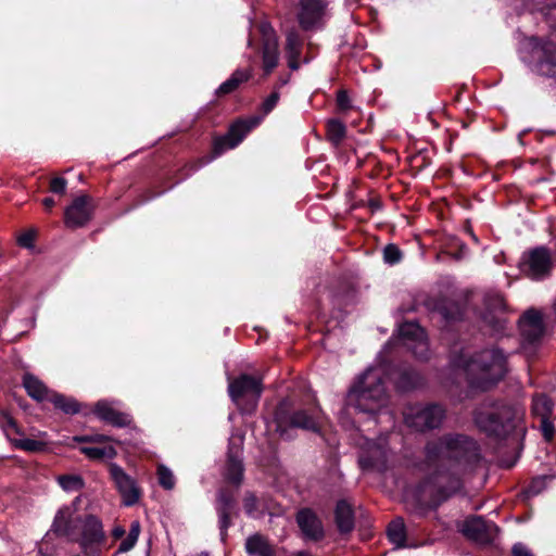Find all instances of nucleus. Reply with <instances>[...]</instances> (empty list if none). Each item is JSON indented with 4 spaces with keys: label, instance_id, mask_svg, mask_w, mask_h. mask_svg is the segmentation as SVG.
Returning a JSON list of instances; mask_svg holds the SVG:
<instances>
[{
    "label": "nucleus",
    "instance_id": "1",
    "mask_svg": "<svg viewBox=\"0 0 556 556\" xmlns=\"http://www.w3.org/2000/svg\"><path fill=\"white\" fill-rule=\"evenodd\" d=\"M386 379L397 392H409L424 384L422 376L410 365L388 364L382 369L366 370L350 388L342 408L344 415H363L368 420L377 419L388 402Z\"/></svg>",
    "mask_w": 556,
    "mask_h": 556
},
{
    "label": "nucleus",
    "instance_id": "2",
    "mask_svg": "<svg viewBox=\"0 0 556 556\" xmlns=\"http://www.w3.org/2000/svg\"><path fill=\"white\" fill-rule=\"evenodd\" d=\"M450 365L463 371L468 387L479 392L496 388L509 371L508 355L496 345L475 352L453 348L450 352Z\"/></svg>",
    "mask_w": 556,
    "mask_h": 556
},
{
    "label": "nucleus",
    "instance_id": "3",
    "mask_svg": "<svg viewBox=\"0 0 556 556\" xmlns=\"http://www.w3.org/2000/svg\"><path fill=\"white\" fill-rule=\"evenodd\" d=\"M274 422L279 438L291 441L296 437V430L320 434L326 416L315 394L308 389H300L278 402Z\"/></svg>",
    "mask_w": 556,
    "mask_h": 556
},
{
    "label": "nucleus",
    "instance_id": "4",
    "mask_svg": "<svg viewBox=\"0 0 556 556\" xmlns=\"http://www.w3.org/2000/svg\"><path fill=\"white\" fill-rule=\"evenodd\" d=\"M77 497L71 505L60 507L50 531L78 544L81 556H103L108 536L100 518L92 514H78Z\"/></svg>",
    "mask_w": 556,
    "mask_h": 556
},
{
    "label": "nucleus",
    "instance_id": "5",
    "mask_svg": "<svg viewBox=\"0 0 556 556\" xmlns=\"http://www.w3.org/2000/svg\"><path fill=\"white\" fill-rule=\"evenodd\" d=\"M473 420L496 446H511L521 450L526 428L517 409L503 400H485L473 413Z\"/></svg>",
    "mask_w": 556,
    "mask_h": 556
},
{
    "label": "nucleus",
    "instance_id": "6",
    "mask_svg": "<svg viewBox=\"0 0 556 556\" xmlns=\"http://www.w3.org/2000/svg\"><path fill=\"white\" fill-rule=\"evenodd\" d=\"M242 442L229 441L226 462L223 469L224 481L233 488L222 486L216 494L215 509L218 517L220 540L226 542L228 529L233 525L232 519L239 516L237 490L244 479Z\"/></svg>",
    "mask_w": 556,
    "mask_h": 556
},
{
    "label": "nucleus",
    "instance_id": "7",
    "mask_svg": "<svg viewBox=\"0 0 556 556\" xmlns=\"http://www.w3.org/2000/svg\"><path fill=\"white\" fill-rule=\"evenodd\" d=\"M425 454L430 466H439L445 460L458 465H473L481 458L477 441L460 433H446L429 441Z\"/></svg>",
    "mask_w": 556,
    "mask_h": 556
},
{
    "label": "nucleus",
    "instance_id": "8",
    "mask_svg": "<svg viewBox=\"0 0 556 556\" xmlns=\"http://www.w3.org/2000/svg\"><path fill=\"white\" fill-rule=\"evenodd\" d=\"M236 148L235 143L227 136H215L212 141V150L211 154L197 159L195 161L186 163L179 169H177L172 176H168L162 182L163 188L161 190H153L151 188L146 189L140 194H138L134 201V204L129 210L136 208L160 195H162L166 190L173 188L180 181L188 178L192 173L197 172L202 166L208 164L214 159L220 156L229 149Z\"/></svg>",
    "mask_w": 556,
    "mask_h": 556
},
{
    "label": "nucleus",
    "instance_id": "9",
    "mask_svg": "<svg viewBox=\"0 0 556 556\" xmlns=\"http://www.w3.org/2000/svg\"><path fill=\"white\" fill-rule=\"evenodd\" d=\"M518 53L533 72L556 79V41L551 37H521Z\"/></svg>",
    "mask_w": 556,
    "mask_h": 556
},
{
    "label": "nucleus",
    "instance_id": "10",
    "mask_svg": "<svg viewBox=\"0 0 556 556\" xmlns=\"http://www.w3.org/2000/svg\"><path fill=\"white\" fill-rule=\"evenodd\" d=\"M262 392V379L249 374L239 375L228 384V393L231 401L248 414L255 410Z\"/></svg>",
    "mask_w": 556,
    "mask_h": 556
},
{
    "label": "nucleus",
    "instance_id": "11",
    "mask_svg": "<svg viewBox=\"0 0 556 556\" xmlns=\"http://www.w3.org/2000/svg\"><path fill=\"white\" fill-rule=\"evenodd\" d=\"M445 418V408L438 403L415 404L404 413L405 424L419 432L437 429Z\"/></svg>",
    "mask_w": 556,
    "mask_h": 556
},
{
    "label": "nucleus",
    "instance_id": "12",
    "mask_svg": "<svg viewBox=\"0 0 556 556\" xmlns=\"http://www.w3.org/2000/svg\"><path fill=\"white\" fill-rule=\"evenodd\" d=\"M296 20L303 31H321L328 20L327 0H299L296 5Z\"/></svg>",
    "mask_w": 556,
    "mask_h": 556
},
{
    "label": "nucleus",
    "instance_id": "13",
    "mask_svg": "<svg viewBox=\"0 0 556 556\" xmlns=\"http://www.w3.org/2000/svg\"><path fill=\"white\" fill-rule=\"evenodd\" d=\"M248 47L261 59L262 78L269 77L280 62L278 37H248Z\"/></svg>",
    "mask_w": 556,
    "mask_h": 556
},
{
    "label": "nucleus",
    "instance_id": "14",
    "mask_svg": "<svg viewBox=\"0 0 556 556\" xmlns=\"http://www.w3.org/2000/svg\"><path fill=\"white\" fill-rule=\"evenodd\" d=\"M519 268L526 276L532 279L539 280L549 276L553 269L549 249L541 245L523 252Z\"/></svg>",
    "mask_w": 556,
    "mask_h": 556
},
{
    "label": "nucleus",
    "instance_id": "15",
    "mask_svg": "<svg viewBox=\"0 0 556 556\" xmlns=\"http://www.w3.org/2000/svg\"><path fill=\"white\" fill-rule=\"evenodd\" d=\"M444 481L452 482V476L448 470L438 469L431 475L421 479L416 486V498L418 502L421 501L422 493L430 491L431 500L434 506L446 501L451 494L452 489L444 485Z\"/></svg>",
    "mask_w": 556,
    "mask_h": 556
},
{
    "label": "nucleus",
    "instance_id": "16",
    "mask_svg": "<svg viewBox=\"0 0 556 556\" xmlns=\"http://www.w3.org/2000/svg\"><path fill=\"white\" fill-rule=\"evenodd\" d=\"M518 328L523 349L536 348L541 344L545 334V326L542 314L535 308L526 311L519 318Z\"/></svg>",
    "mask_w": 556,
    "mask_h": 556
},
{
    "label": "nucleus",
    "instance_id": "17",
    "mask_svg": "<svg viewBox=\"0 0 556 556\" xmlns=\"http://www.w3.org/2000/svg\"><path fill=\"white\" fill-rule=\"evenodd\" d=\"M498 531L495 522L486 520L482 516L466 518L460 528V532L466 539L481 545L492 544Z\"/></svg>",
    "mask_w": 556,
    "mask_h": 556
},
{
    "label": "nucleus",
    "instance_id": "18",
    "mask_svg": "<svg viewBox=\"0 0 556 556\" xmlns=\"http://www.w3.org/2000/svg\"><path fill=\"white\" fill-rule=\"evenodd\" d=\"M106 467L110 479L122 495L124 504L126 506L137 504L141 496V490L137 485L136 480L116 463H108Z\"/></svg>",
    "mask_w": 556,
    "mask_h": 556
},
{
    "label": "nucleus",
    "instance_id": "19",
    "mask_svg": "<svg viewBox=\"0 0 556 556\" xmlns=\"http://www.w3.org/2000/svg\"><path fill=\"white\" fill-rule=\"evenodd\" d=\"M327 299L333 311L342 314L355 304L356 289L344 278H337L327 288Z\"/></svg>",
    "mask_w": 556,
    "mask_h": 556
},
{
    "label": "nucleus",
    "instance_id": "20",
    "mask_svg": "<svg viewBox=\"0 0 556 556\" xmlns=\"http://www.w3.org/2000/svg\"><path fill=\"white\" fill-rule=\"evenodd\" d=\"M295 522L305 541L320 542L326 536L324 522L309 507L300 508L295 514Z\"/></svg>",
    "mask_w": 556,
    "mask_h": 556
},
{
    "label": "nucleus",
    "instance_id": "21",
    "mask_svg": "<svg viewBox=\"0 0 556 556\" xmlns=\"http://www.w3.org/2000/svg\"><path fill=\"white\" fill-rule=\"evenodd\" d=\"M92 198L83 194L75 198L64 212V222L68 228H80L87 225L93 215Z\"/></svg>",
    "mask_w": 556,
    "mask_h": 556
},
{
    "label": "nucleus",
    "instance_id": "22",
    "mask_svg": "<svg viewBox=\"0 0 556 556\" xmlns=\"http://www.w3.org/2000/svg\"><path fill=\"white\" fill-rule=\"evenodd\" d=\"M89 414H93L101 421L116 428H125L132 422L131 415L115 409L105 400L98 401L93 407L84 412V416H88Z\"/></svg>",
    "mask_w": 556,
    "mask_h": 556
},
{
    "label": "nucleus",
    "instance_id": "23",
    "mask_svg": "<svg viewBox=\"0 0 556 556\" xmlns=\"http://www.w3.org/2000/svg\"><path fill=\"white\" fill-rule=\"evenodd\" d=\"M433 309L440 314L446 329L454 327L465 319L466 308L457 301L441 299L434 303Z\"/></svg>",
    "mask_w": 556,
    "mask_h": 556
},
{
    "label": "nucleus",
    "instance_id": "24",
    "mask_svg": "<svg viewBox=\"0 0 556 556\" xmlns=\"http://www.w3.org/2000/svg\"><path fill=\"white\" fill-rule=\"evenodd\" d=\"M334 523L341 535L351 534L355 528V511L353 506L344 498L337 501L334 507Z\"/></svg>",
    "mask_w": 556,
    "mask_h": 556
},
{
    "label": "nucleus",
    "instance_id": "25",
    "mask_svg": "<svg viewBox=\"0 0 556 556\" xmlns=\"http://www.w3.org/2000/svg\"><path fill=\"white\" fill-rule=\"evenodd\" d=\"M48 401L51 402L55 409L61 410L66 415H76L88 410L90 407L79 403L75 397L67 396L62 393L51 392Z\"/></svg>",
    "mask_w": 556,
    "mask_h": 556
},
{
    "label": "nucleus",
    "instance_id": "26",
    "mask_svg": "<svg viewBox=\"0 0 556 556\" xmlns=\"http://www.w3.org/2000/svg\"><path fill=\"white\" fill-rule=\"evenodd\" d=\"M23 387L28 396L37 402L48 400L50 393L46 384L30 372H25L23 376Z\"/></svg>",
    "mask_w": 556,
    "mask_h": 556
},
{
    "label": "nucleus",
    "instance_id": "27",
    "mask_svg": "<svg viewBox=\"0 0 556 556\" xmlns=\"http://www.w3.org/2000/svg\"><path fill=\"white\" fill-rule=\"evenodd\" d=\"M245 552L250 556H276L275 548L262 534L258 533L247 539Z\"/></svg>",
    "mask_w": 556,
    "mask_h": 556
},
{
    "label": "nucleus",
    "instance_id": "28",
    "mask_svg": "<svg viewBox=\"0 0 556 556\" xmlns=\"http://www.w3.org/2000/svg\"><path fill=\"white\" fill-rule=\"evenodd\" d=\"M304 37H287L285 46L288 67L291 71H298L301 66V54L304 46Z\"/></svg>",
    "mask_w": 556,
    "mask_h": 556
},
{
    "label": "nucleus",
    "instance_id": "29",
    "mask_svg": "<svg viewBox=\"0 0 556 556\" xmlns=\"http://www.w3.org/2000/svg\"><path fill=\"white\" fill-rule=\"evenodd\" d=\"M258 119L253 117L251 119H237L233 122L227 131V136L237 147L244 137L257 125Z\"/></svg>",
    "mask_w": 556,
    "mask_h": 556
},
{
    "label": "nucleus",
    "instance_id": "30",
    "mask_svg": "<svg viewBox=\"0 0 556 556\" xmlns=\"http://www.w3.org/2000/svg\"><path fill=\"white\" fill-rule=\"evenodd\" d=\"M251 76L250 71L236 70L230 77L217 88L216 94L218 97H224L232 93L242 83L248 81Z\"/></svg>",
    "mask_w": 556,
    "mask_h": 556
},
{
    "label": "nucleus",
    "instance_id": "31",
    "mask_svg": "<svg viewBox=\"0 0 556 556\" xmlns=\"http://www.w3.org/2000/svg\"><path fill=\"white\" fill-rule=\"evenodd\" d=\"M389 541L397 548L407 547V533L404 520L402 518L393 519L387 528Z\"/></svg>",
    "mask_w": 556,
    "mask_h": 556
},
{
    "label": "nucleus",
    "instance_id": "32",
    "mask_svg": "<svg viewBox=\"0 0 556 556\" xmlns=\"http://www.w3.org/2000/svg\"><path fill=\"white\" fill-rule=\"evenodd\" d=\"M326 138L334 147H339L346 137V126L339 118H329L326 122Z\"/></svg>",
    "mask_w": 556,
    "mask_h": 556
},
{
    "label": "nucleus",
    "instance_id": "33",
    "mask_svg": "<svg viewBox=\"0 0 556 556\" xmlns=\"http://www.w3.org/2000/svg\"><path fill=\"white\" fill-rule=\"evenodd\" d=\"M80 453L84 454L89 459L100 460V459H113L117 456V451L114 446L108 445L103 447H91V446H81L79 448Z\"/></svg>",
    "mask_w": 556,
    "mask_h": 556
},
{
    "label": "nucleus",
    "instance_id": "34",
    "mask_svg": "<svg viewBox=\"0 0 556 556\" xmlns=\"http://www.w3.org/2000/svg\"><path fill=\"white\" fill-rule=\"evenodd\" d=\"M141 525L139 520H132L127 536L121 542L117 553H127L131 551L139 538Z\"/></svg>",
    "mask_w": 556,
    "mask_h": 556
},
{
    "label": "nucleus",
    "instance_id": "35",
    "mask_svg": "<svg viewBox=\"0 0 556 556\" xmlns=\"http://www.w3.org/2000/svg\"><path fill=\"white\" fill-rule=\"evenodd\" d=\"M399 336L410 341H418L424 336V329L417 321H405L399 328Z\"/></svg>",
    "mask_w": 556,
    "mask_h": 556
},
{
    "label": "nucleus",
    "instance_id": "36",
    "mask_svg": "<svg viewBox=\"0 0 556 556\" xmlns=\"http://www.w3.org/2000/svg\"><path fill=\"white\" fill-rule=\"evenodd\" d=\"M58 482L67 492L80 491L85 486V481L79 475H61L58 478Z\"/></svg>",
    "mask_w": 556,
    "mask_h": 556
},
{
    "label": "nucleus",
    "instance_id": "37",
    "mask_svg": "<svg viewBox=\"0 0 556 556\" xmlns=\"http://www.w3.org/2000/svg\"><path fill=\"white\" fill-rule=\"evenodd\" d=\"M408 162L414 175H417L430 166L432 161L426 151H418L408 157Z\"/></svg>",
    "mask_w": 556,
    "mask_h": 556
},
{
    "label": "nucleus",
    "instance_id": "38",
    "mask_svg": "<svg viewBox=\"0 0 556 556\" xmlns=\"http://www.w3.org/2000/svg\"><path fill=\"white\" fill-rule=\"evenodd\" d=\"M338 47L343 55L353 53V50H364L366 48L365 37H362L361 40L358 37H348L346 40L338 43Z\"/></svg>",
    "mask_w": 556,
    "mask_h": 556
},
{
    "label": "nucleus",
    "instance_id": "39",
    "mask_svg": "<svg viewBox=\"0 0 556 556\" xmlns=\"http://www.w3.org/2000/svg\"><path fill=\"white\" fill-rule=\"evenodd\" d=\"M353 108L354 106L352 104V101L350 99L348 90L339 89L337 91V98H336V111H337V113L345 115Z\"/></svg>",
    "mask_w": 556,
    "mask_h": 556
},
{
    "label": "nucleus",
    "instance_id": "40",
    "mask_svg": "<svg viewBox=\"0 0 556 556\" xmlns=\"http://www.w3.org/2000/svg\"><path fill=\"white\" fill-rule=\"evenodd\" d=\"M157 480L160 485L165 490H172L175 486V478L173 472L164 465L157 467Z\"/></svg>",
    "mask_w": 556,
    "mask_h": 556
},
{
    "label": "nucleus",
    "instance_id": "41",
    "mask_svg": "<svg viewBox=\"0 0 556 556\" xmlns=\"http://www.w3.org/2000/svg\"><path fill=\"white\" fill-rule=\"evenodd\" d=\"M403 253L401 249L394 244L389 243L383 249V260L387 264L394 265L401 262Z\"/></svg>",
    "mask_w": 556,
    "mask_h": 556
},
{
    "label": "nucleus",
    "instance_id": "42",
    "mask_svg": "<svg viewBox=\"0 0 556 556\" xmlns=\"http://www.w3.org/2000/svg\"><path fill=\"white\" fill-rule=\"evenodd\" d=\"M15 447L26 452H41L45 450L46 444L41 441L34 439H22L14 443Z\"/></svg>",
    "mask_w": 556,
    "mask_h": 556
},
{
    "label": "nucleus",
    "instance_id": "43",
    "mask_svg": "<svg viewBox=\"0 0 556 556\" xmlns=\"http://www.w3.org/2000/svg\"><path fill=\"white\" fill-rule=\"evenodd\" d=\"M552 402L545 395L536 399L533 404V410L535 414H541V416H548L552 414Z\"/></svg>",
    "mask_w": 556,
    "mask_h": 556
},
{
    "label": "nucleus",
    "instance_id": "44",
    "mask_svg": "<svg viewBox=\"0 0 556 556\" xmlns=\"http://www.w3.org/2000/svg\"><path fill=\"white\" fill-rule=\"evenodd\" d=\"M546 479H547L546 476H538V477L533 478L531 480V482L529 483V485L527 486V490H526L527 494H529L531 496H535V495L540 494L545 489Z\"/></svg>",
    "mask_w": 556,
    "mask_h": 556
},
{
    "label": "nucleus",
    "instance_id": "45",
    "mask_svg": "<svg viewBox=\"0 0 556 556\" xmlns=\"http://www.w3.org/2000/svg\"><path fill=\"white\" fill-rule=\"evenodd\" d=\"M0 424L4 430L11 429L17 434L21 433L17 421L5 409H0Z\"/></svg>",
    "mask_w": 556,
    "mask_h": 556
},
{
    "label": "nucleus",
    "instance_id": "46",
    "mask_svg": "<svg viewBox=\"0 0 556 556\" xmlns=\"http://www.w3.org/2000/svg\"><path fill=\"white\" fill-rule=\"evenodd\" d=\"M280 99V93L278 90H273V92L263 101L261 110L264 115L269 114L277 105Z\"/></svg>",
    "mask_w": 556,
    "mask_h": 556
},
{
    "label": "nucleus",
    "instance_id": "47",
    "mask_svg": "<svg viewBox=\"0 0 556 556\" xmlns=\"http://www.w3.org/2000/svg\"><path fill=\"white\" fill-rule=\"evenodd\" d=\"M67 189V180L63 177H54L50 180L49 184V191L58 194L63 195L65 194Z\"/></svg>",
    "mask_w": 556,
    "mask_h": 556
},
{
    "label": "nucleus",
    "instance_id": "48",
    "mask_svg": "<svg viewBox=\"0 0 556 556\" xmlns=\"http://www.w3.org/2000/svg\"><path fill=\"white\" fill-rule=\"evenodd\" d=\"M541 430L545 441L549 442L553 440L555 433V426L553 421L549 420L548 416H542Z\"/></svg>",
    "mask_w": 556,
    "mask_h": 556
},
{
    "label": "nucleus",
    "instance_id": "49",
    "mask_svg": "<svg viewBox=\"0 0 556 556\" xmlns=\"http://www.w3.org/2000/svg\"><path fill=\"white\" fill-rule=\"evenodd\" d=\"M243 508L249 516L253 515L254 511L257 510V497L253 493H245L243 498Z\"/></svg>",
    "mask_w": 556,
    "mask_h": 556
},
{
    "label": "nucleus",
    "instance_id": "50",
    "mask_svg": "<svg viewBox=\"0 0 556 556\" xmlns=\"http://www.w3.org/2000/svg\"><path fill=\"white\" fill-rule=\"evenodd\" d=\"M36 232L34 230H26L17 238V243L22 248H31L34 245Z\"/></svg>",
    "mask_w": 556,
    "mask_h": 556
},
{
    "label": "nucleus",
    "instance_id": "51",
    "mask_svg": "<svg viewBox=\"0 0 556 556\" xmlns=\"http://www.w3.org/2000/svg\"><path fill=\"white\" fill-rule=\"evenodd\" d=\"M545 21L547 25L556 30V7H549L545 9L544 12Z\"/></svg>",
    "mask_w": 556,
    "mask_h": 556
},
{
    "label": "nucleus",
    "instance_id": "52",
    "mask_svg": "<svg viewBox=\"0 0 556 556\" xmlns=\"http://www.w3.org/2000/svg\"><path fill=\"white\" fill-rule=\"evenodd\" d=\"M513 556H533L530 549L522 543H516L511 548Z\"/></svg>",
    "mask_w": 556,
    "mask_h": 556
},
{
    "label": "nucleus",
    "instance_id": "53",
    "mask_svg": "<svg viewBox=\"0 0 556 556\" xmlns=\"http://www.w3.org/2000/svg\"><path fill=\"white\" fill-rule=\"evenodd\" d=\"M91 440H92V443H106V442H111L112 438L106 434L96 433V434H91Z\"/></svg>",
    "mask_w": 556,
    "mask_h": 556
},
{
    "label": "nucleus",
    "instance_id": "54",
    "mask_svg": "<svg viewBox=\"0 0 556 556\" xmlns=\"http://www.w3.org/2000/svg\"><path fill=\"white\" fill-rule=\"evenodd\" d=\"M126 531L122 526H116L112 530V536L114 540H119L125 535Z\"/></svg>",
    "mask_w": 556,
    "mask_h": 556
},
{
    "label": "nucleus",
    "instance_id": "55",
    "mask_svg": "<svg viewBox=\"0 0 556 556\" xmlns=\"http://www.w3.org/2000/svg\"><path fill=\"white\" fill-rule=\"evenodd\" d=\"M368 206L371 208V211H377L382 207V203L378 198H370L368 201Z\"/></svg>",
    "mask_w": 556,
    "mask_h": 556
},
{
    "label": "nucleus",
    "instance_id": "56",
    "mask_svg": "<svg viewBox=\"0 0 556 556\" xmlns=\"http://www.w3.org/2000/svg\"><path fill=\"white\" fill-rule=\"evenodd\" d=\"M289 79H290L289 75L280 76L274 86V90H279V88L283 87L285 85H287L289 83Z\"/></svg>",
    "mask_w": 556,
    "mask_h": 556
},
{
    "label": "nucleus",
    "instance_id": "57",
    "mask_svg": "<svg viewBox=\"0 0 556 556\" xmlns=\"http://www.w3.org/2000/svg\"><path fill=\"white\" fill-rule=\"evenodd\" d=\"M55 200L51 197H47L42 200V205L47 211L52 210L55 206Z\"/></svg>",
    "mask_w": 556,
    "mask_h": 556
},
{
    "label": "nucleus",
    "instance_id": "58",
    "mask_svg": "<svg viewBox=\"0 0 556 556\" xmlns=\"http://www.w3.org/2000/svg\"><path fill=\"white\" fill-rule=\"evenodd\" d=\"M74 441L78 443H92L91 434L76 435L74 437Z\"/></svg>",
    "mask_w": 556,
    "mask_h": 556
},
{
    "label": "nucleus",
    "instance_id": "59",
    "mask_svg": "<svg viewBox=\"0 0 556 556\" xmlns=\"http://www.w3.org/2000/svg\"><path fill=\"white\" fill-rule=\"evenodd\" d=\"M361 466L364 469H369L374 467V462L371 458H363L361 459Z\"/></svg>",
    "mask_w": 556,
    "mask_h": 556
},
{
    "label": "nucleus",
    "instance_id": "60",
    "mask_svg": "<svg viewBox=\"0 0 556 556\" xmlns=\"http://www.w3.org/2000/svg\"><path fill=\"white\" fill-rule=\"evenodd\" d=\"M465 250H466V245H465V244H462V245H460V248H459V250L453 254V257H454L455 260H462V258H463V256H464V252H465Z\"/></svg>",
    "mask_w": 556,
    "mask_h": 556
},
{
    "label": "nucleus",
    "instance_id": "61",
    "mask_svg": "<svg viewBox=\"0 0 556 556\" xmlns=\"http://www.w3.org/2000/svg\"><path fill=\"white\" fill-rule=\"evenodd\" d=\"M269 30H273L269 24L263 23L261 25V35H263V36L269 35L268 34Z\"/></svg>",
    "mask_w": 556,
    "mask_h": 556
},
{
    "label": "nucleus",
    "instance_id": "62",
    "mask_svg": "<svg viewBox=\"0 0 556 556\" xmlns=\"http://www.w3.org/2000/svg\"><path fill=\"white\" fill-rule=\"evenodd\" d=\"M290 556H314L309 551L302 549L293 552Z\"/></svg>",
    "mask_w": 556,
    "mask_h": 556
},
{
    "label": "nucleus",
    "instance_id": "63",
    "mask_svg": "<svg viewBox=\"0 0 556 556\" xmlns=\"http://www.w3.org/2000/svg\"><path fill=\"white\" fill-rule=\"evenodd\" d=\"M466 230H467V232L470 235L471 239H472L476 243H478V242H479L478 237L475 235V232H473V230H472V228H471V226H470V225H468V226L466 227Z\"/></svg>",
    "mask_w": 556,
    "mask_h": 556
},
{
    "label": "nucleus",
    "instance_id": "64",
    "mask_svg": "<svg viewBox=\"0 0 556 556\" xmlns=\"http://www.w3.org/2000/svg\"><path fill=\"white\" fill-rule=\"evenodd\" d=\"M515 463H516V459H515V460H513V462H510V463H508L505 467H506V468H511V467H514V466H515Z\"/></svg>",
    "mask_w": 556,
    "mask_h": 556
}]
</instances>
